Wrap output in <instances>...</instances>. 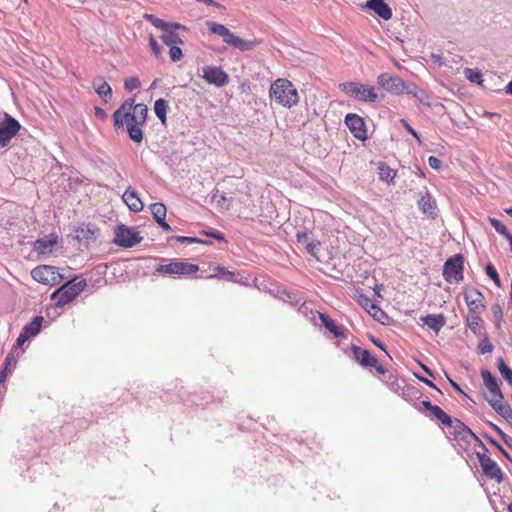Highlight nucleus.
<instances>
[{"label":"nucleus","mask_w":512,"mask_h":512,"mask_svg":"<svg viewBox=\"0 0 512 512\" xmlns=\"http://www.w3.org/2000/svg\"><path fill=\"white\" fill-rule=\"evenodd\" d=\"M147 113V106L139 103L135 105L134 111L122 114L123 126L126 125L130 139L136 143L143 139L142 126L146 122Z\"/></svg>","instance_id":"1"},{"label":"nucleus","mask_w":512,"mask_h":512,"mask_svg":"<svg viewBox=\"0 0 512 512\" xmlns=\"http://www.w3.org/2000/svg\"><path fill=\"white\" fill-rule=\"evenodd\" d=\"M269 93L272 100L286 108H291L299 102L297 89L292 82L284 78L275 80L270 86Z\"/></svg>","instance_id":"2"},{"label":"nucleus","mask_w":512,"mask_h":512,"mask_svg":"<svg viewBox=\"0 0 512 512\" xmlns=\"http://www.w3.org/2000/svg\"><path fill=\"white\" fill-rule=\"evenodd\" d=\"M207 26L211 33L221 36L226 44L231 45L240 51H248L253 49L255 46V41L244 40L236 36L222 24L216 22H207Z\"/></svg>","instance_id":"3"},{"label":"nucleus","mask_w":512,"mask_h":512,"mask_svg":"<svg viewBox=\"0 0 512 512\" xmlns=\"http://www.w3.org/2000/svg\"><path fill=\"white\" fill-rule=\"evenodd\" d=\"M86 287V281H69L59 289L53 292L51 299L55 301L57 307H63L75 299Z\"/></svg>","instance_id":"4"},{"label":"nucleus","mask_w":512,"mask_h":512,"mask_svg":"<svg viewBox=\"0 0 512 512\" xmlns=\"http://www.w3.org/2000/svg\"><path fill=\"white\" fill-rule=\"evenodd\" d=\"M340 88L348 96L364 102H375L378 98L374 87L357 82H345L340 84Z\"/></svg>","instance_id":"5"},{"label":"nucleus","mask_w":512,"mask_h":512,"mask_svg":"<svg viewBox=\"0 0 512 512\" xmlns=\"http://www.w3.org/2000/svg\"><path fill=\"white\" fill-rule=\"evenodd\" d=\"M463 257L455 255L448 258L443 265V277L449 283H458L463 280Z\"/></svg>","instance_id":"6"},{"label":"nucleus","mask_w":512,"mask_h":512,"mask_svg":"<svg viewBox=\"0 0 512 512\" xmlns=\"http://www.w3.org/2000/svg\"><path fill=\"white\" fill-rule=\"evenodd\" d=\"M199 267L195 264L187 263L182 260H174L168 264L159 265L156 271L168 275H191L196 273Z\"/></svg>","instance_id":"7"},{"label":"nucleus","mask_w":512,"mask_h":512,"mask_svg":"<svg viewBox=\"0 0 512 512\" xmlns=\"http://www.w3.org/2000/svg\"><path fill=\"white\" fill-rule=\"evenodd\" d=\"M142 241V237L134 228H129L124 225L117 227L115 231L114 243L121 247H133Z\"/></svg>","instance_id":"8"},{"label":"nucleus","mask_w":512,"mask_h":512,"mask_svg":"<svg viewBox=\"0 0 512 512\" xmlns=\"http://www.w3.org/2000/svg\"><path fill=\"white\" fill-rule=\"evenodd\" d=\"M377 83L386 91L392 94H403L407 92L409 84H406L400 77L388 73H382L377 78Z\"/></svg>","instance_id":"9"},{"label":"nucleus","mask_w":512,"mask_h":512,"mask_svg":"<svg viewBox=\"0 0 512 512\" xmlns=\"http://www.w3.org/2000/svg\"><path fill=\"white\" fill-rule=\"evenodd\" d=\"M20 130L19 122L8 114L0 121V145L5 147Z\"/></svg>","instance_id":"10"},{"label":"nucleus","mask_w":512,"mask_h":512,"mask_svg":"<svg viewBox=\"0 0 512 512\" xmlns=\"http://www.w3.org/2000/svg\"><path fill=\"white\" fill-rule=\"evenodd\" d=\"M32 278L45 285H54L56 283L59 274L56 272V268L49 265H40L35 267L31 271Z\"/></svg>","instance_id":"11"},{"label":"nucleus","mask_w":512,"mask_h":512,"mask_svg":"<svg viewBox=\"0 0 512 512\" xmlns=\"http://www.w3.org/2000/svg\"><path fill=\"white\" fill-rule=\"evenodd\" d=\"M202 77L206 82L217 87H222L228 82V75L216 66L203 67Z\"/></svg>","instance_id":"12"},{"label":"nucleus","mask_w":512,"mask_h":512,"mask_svg":"<svg viewBox=\"0 0 512 512\" xmlns=\"http://www.w3.org/2000/svg\"><path fill=\"white\" fill-rule=\"evenodd\" d=\"M477 457L479 459V463L483 470V473L487 477L495 479L498 482H501L503 479V475L497 463L493 461L490 457L486 456L485 454L477 453Z\"/></svg>","instance_id":"13"},{"label":"nucleus","mask_w":512,"mask_h":512,"mask_svg":"<svg viewBox=\"0 0 512 512\" xmlns=\"http://www.w3.org/2000/svg\"><path fill=\"white\" fill-rule=\"evenodd\" d=\"M42 322H43V317L36 316L31 323L24 326V328L22 329L20 335L18 336V338L16 340V347H21L30 338L36 336L40 332Z\"/></svg>","instance_id":"14"},{"label":"nucleus","mask_w":512,"mask_h":512,"mask_svg":"<svg viewBox=\"0 0 512 512\" xmlns=\"http://www.w3.org/2000/svg\"><path fill=\"white\" fill-rule=\"evenodd\" d=\"M345 124L357 139L365 140L367 138L364 121L357 114H348L345 117Z\"/></svg>","instance_id":"15"},{"label":"nucleus","mask_w":512,"mask_h":512,"mask_svg":"<svg viewBox=\"0 0 512 512\" xmlns=\"http://www.w3.org/2000/svg\"><path fill=\"white\" fill-rule=\"evenodd\" d=\"M365 7L374 11L383 20L387 21L392 18V9L384 0H368Z\"/></svg>","instance_id":"16"},{"label":"nucleus","mask_w":512,"mask_h":512,"mask_svg":"<svg viewBox=\"0 0 512 512\" xmlns=\"http://www.w3.org/2000/svg\"><path fill=\"white\" fill-rule=\"evenodd\" d=\"M481 377L486 388L489 390L491 398H504L496 378L486 369L481 371Z\"/></svg>","instance_id":"17"},{"label":"nucleus","mask_w":512,"mask_h":512,"mask_svg":"<svg viewBox=\"0 0 512 512\" xmlns=\"http://www.w3.org/2000/svg\"><path fill=\"white\" fill-rule=\"evenodd\" d=\"M504 398H487L492 408L503 417L508 423L512 424V408L503 402Z\"/></svg>","instance_id":"18"},{"label":"nucleus","mask_w":512,"mask_h":512,"mask_svg":"<svg viewBox=\"0 0 512 512\" xmlns=\"http://www.w3.org/2000/svg\"><path fill=\"white\" fill-rule=\"evenodd\" d=\"M123 201L127 204L129 209L134 212H139L143 209V203L137 195V192L132 187H128L122 195Z\"/></svg>","instance_id":"19"},{"label":"nucleus","mask_w":512,"mask_h":512,"mask_svg":"<svg viewBox=\"0 0 512 512\" xmlns=\"http://www.w3.org/2000/svg\"><path fill=\"white\" fill-rule=\"evenodd\" d=\"M353 355H354V358L364 367H370V366H376L377 364V358H375L374 356H372L369 351L361 348V347H358V346H354L353 349Z\"/></svg>","instance_id":"20"},{"label":"nucleus","mask_w":512,"mask_h":512,"mask_svg":"<svg viewBox=\"0 0 512 512\" xmlns=\"http://www.w3.org/2000/svg\"><path fill=\"white\" fill-rule=\"evenodd\" d=\"M484 296L476 289L465 293V301L470 312L475 313L480 307H483Z\"/></svg>","instance_id":"21"},{"label":"nucleus","mask_w":512,"mask_h":512,"mask_svg":"<svg viewBox=\"0 0 512 512\" xmlns=\"http://www.w3.org/2000/svg\"><path fill=\"white\" fill-rule=\"evenodd\" d=\"M134 99H127L123 104L113 113L114 126L118 129L123 127L122 114L134 111Z\"/></svg>","instance_id":"22"},{"label":"nucleus","mask_w":512,"mask_h":512,"mask_svg":"<svg viewBox=\"0 0 512 512\" xmlns=\"http://www.w3.org/2000/svg\"><path fill=\"white\" fill-rule=\"evenodd\" d=\"M446 426L452 429L453 434L461 437L462 439H466L467 436L476 437L475 434L459 419L453 420L451 418V424Z\"/></svg>","instance_id":"23"},{"label":"nucleus","mask_w":512,"mask_h":512,"mask_svg":"<svg viewBox=\"0 0 512 512\" xmlns=\"http://www.w3.org/2000/svg\"><path fill=\"white\" fill-rule=\"evenodd\" d=\"M57 243V237L50 235L49 238L38 239L34 244V250L39 254H47L51 251L52 247Z\"/></svg>","instance_id":"24"},{"label":"nucleus","mask_w":512,"mask_h":512,"mask_svg":"<svg viewBox=\"0 0 512 512\" xmlns=\"http://www.w3.org/2000/svg\"><path fill=\"white\" fill-rule=\"evenodd\" d=\"M97 229L91 225H81L75 230V238L78 241H89L94 239Z\"/></svg>","instance_id":"25"},{"label":"nucleus","mask_w":512,"mask_h":512,"mask_svg":"<svg viewBox=\"0 0 512 512\" xmlns=\"http://www.w3.org/2000/svg\"><path fill=\"white\" fill-rule=\"evenodd\" d=\"M421 320L435 332H438L445 325L444 317L441 314H430L422 317Z\"/></svg>","instance_id":"26"},{"label":"nucleus","mask_w":512,"mask_h":512,"mask_svg":"<svg viewBox=\"0 0 512 512\" xmlns=\"http://www.w3.org/2000/svg\"><path fill=\"white\" fill-rule=\"evenodd\" d=\"M406 93L413 95L420 104L431 107L430 97L424 90L409 85Z\"/></svg>","instance_id":"27"},{"label":"nucleus","mask_w":512,"mask_h":512,"mask_svg":"<svg viewBox=\"0 0 512 512\" xmlns=\"http://www.w3.org/2000/svg\"><path fill=\"white\" fill-rule=\"evenodd\" d=\"M418 206L423 213L432 214L436 208V201L429 193H426L418 200Z\"/></svg>","instance_id":"28"},{"label":"nucleus","mask_w":512,"mask_h":512,"mask_svg":"<svg viewBox=\"0 0 512 512\" xmlns=\"http://www.w3.org/2000/svg\"><path fill=\"white\" fill-rule=\"evenodd\" d=\"M320 320L323 326L330 331L335 337L343 335L342 329L326 314H320Z\"/></svg>","instance_id":"29"},{"label":"nucleus","mask_w":512,"mask_h":512,"mask_svg":"<svg viewBox=\"0 0 512 512\" xmlns=\"http://www.w3.org/2000/svg\"><path fill=\"white\" fill-rule=\"evenodd\" d=\"M16 359L14 358L12 353H9L5 359L4 367L0 371V384L4 383L9 374L12 373L13 369L16 367Z\"/></svg>","instance_id":"30"},{"label":"nucleus","mask_w":512,"mask_h":512,"mask_svg":"<svg viewBox=\"0 0 512 512\" xmlns=\"http://www.w3.org/2000/svg\"><path fill=\"white\" fill-rule=\"evenodd\" d=\"M162 31L164 33L160 38L167 46L171 47L172 45L175 46L183 43L182 39L175 32L169 29H163Z\"/></svg>","instance_id":"31"},{"label":"nucleus","mask_w":512,"mask_h":512,"mask_svg":"<svg viewBox=\"0 0 512 512\" xmlns=\"http://www.w3.org/2000/svg\"><path fill=\"white\" fill-rule=\"evenodd\" d=\"M168 103L164 99H158L154 103V112L162 124L166 122Z\"/></svg>","instance_id":"32"},{"label":"nucleus","mask_w":512,"mask_h":512,"mask_svg":"<svg viewBox=\"0 0 512 512\" xmlns=\"http://www.w3.org/2000/svg\"><path fill=\"white\" fill-rule=\"evenodd\" d=\"M430 413L433 418L440 421L443 425L451 424V417L439 406L436 405Z\"/></svg>","instance_id":"33"},{"label":"nucleus","mask_w":512,"mask_h":512,"mask_svg":"<svg viewBox=\"0 0 512 512\" xmlns=\"http://www.w3.org/2000/svg\"><path fill=\"white\" fill-rule=\"evenodd\" d=\"M98 81H100V80L99 79L93 80V87L95 88V91L97 92V94L100 97L111 96L112 89H111L110 85L105 81L100 82V83H98Z\"/></svg>","instance_id":"34"},{"label":"nucleus","mask_w":512,"mask_h":512,"mask_svg":"<svg viewBox=\"0 0 512 512\" xmlns=\"http://www.w3.org/2000/svg\"><path fill=\"white\" fill-rule=\"evenodd\" d=\"M151 213L156 222L163 221L166 217V207L162 203H154L150 206Z\"/></svg>","instance_id":"35"},{"label":"nucleus","mask_w":512,"mask_h":512,"mask_svg":"<svg viewBox=\"0 0 512 512\" xmlns=\"http://www.w3.org/2000/svg\"><path fill=\"white\" fill-rule=\"evenodd\" d=\"M497 362L500 374L512 386V370L506 365L503 358H499Z\"/></svg>","instance_id":"36"},{"label":"nucleus","mask_w":512,"mask_h":512,"mask_svg":"<svg viewBox=\"0 0 512 512\" xmlns=\"http://www.w3.org/2000/svg\"><path fill=\"white\" fill-rule=\"evenodd\" d=\"M375 320L384 323L387 319V314L377 305H370V309L367 311Z\"/></svg>","instance_id":"37"},{"label":"nucleus","mask_w":512,"mask_h":512,"mask_svg":"<svg viewBox=\"0 0 512 512\" xmlns=\"http://www.w3.org/2000/svg\"><path fill=\"white\" fill-rule=\"evenodd\" d=\"M143 18L145 20L149 21L154 27H156L158 29L163 30L167 27V22H165L162 19L157 18L156 16H154L152 14L145 13L143 15Z\"/></svg>","instance_id":"38"},{"label":"nucleus","mask_w":512,"mask_h":512,"mask_svg":"<svg viewBox=\"0 0 512 512\" xmlns=\"http://www.w3.org/2000/svg\"><path fill=\"white\" fill-rule=\"evenodd\" d=\"M490 223L492 227L500 234L508 238L511 234L509 233L507 227L498 219L491 218Z\"/></svg>","instance_id":"39"},{"label":"nucleus","mask_w":512,"mask_h":512,"mask_svg":"<svg viewBox=\"0 0 512 512\" xmlns=\"http://www.w3.org/2000/svg\"><path fill=\"white\" fill-rule=\"evenodd\" d=\"M380 178L385 181H392L395 177V171L390 167L382 164L380 166Z\"/></svg>","instance_id":"40"},{"label":"nucleus","mask_w":512,"mask_h":512,"mask_svg":"<svg viewBox=\"0 0 512 512\" xmlns=\"http://www.w3.org/2000/svg\"><path fill=\"white\" fill-rule=\"evenodd\" d=\"M464 75L465 77L470 81V82H473V83H478L480 84L481 81H482V75L480 72L478 71H474L473 69L471 68H466L464 70Z\"/></svg>","instance_id":"41"},{"label":"nucleus","mask_w":512,"mask_h":512,"mask_svg":"<svg viewBox=\"0 0 512 512\" xmlns=\"http://www.w3.org/2000/svg\"><path fill=\"white\" fill-rule=\"evenodd\" d=\"M141 85V82L138 77H131L124 80V87L128 91H133L138 89Z\"/></svg>","instance_id":"42"},{"label":"nucleus","mask_w":512,"mask_h":512,"mask_svg":"<svg viewBox=\"0 0 512 512\" xmlns=\"http://www.w3.org/2000/svg\"><path fill=\"white\" fill-rule=\"evenodd\" d=\"M485 270L486 274L493 280V282L497 286H500V278L494 266L491 264H487Z\"/></svg>","instance_id":"43"},{"label":"nucleus","mask_w":512,"mask_h":512,"mask_svg":"<svg viewBox=\"0 0 512 512\" xmlns=\"http://www.w3.org/2000/svg\"><path fill=\"white\" fill-rule=\"evenodd\" d=\"M169 55H170V58H171V60L173 62L180 61L182 59V57H183L182 50L177 45H175V46L172 45L170 47Z\"/></svg>","instance_id":"44"},{"label":"nucleus","mask_w":512,"mask_h":512,"mask_svg":"<svg viewBox=\"0 0 512 512\" xmlns=\"http://www.w3.org/2000/svg\"><path fill=\"white\" fill-rule=\"evenodd\" d=\"M215 270L217 271L216 274L210 275L209 278L218 277V278H228L232 279L234 274L228 270H226L224 267H216Z\"/></svg>","instance_id":"45"},{"label":"nucleus","mask_w":512,"mask_h":512,"mask_svg":"<svg viewBox=\"0 0 512 512\" xmlns=\"http://www.w3.org/2000/svg\"><path fill=\"white\" fill-rule=\"evenodd\" d=\"M319 247H320L319 241H311V242L307 243L306 249L310 255L317 257Z\"/></svg>","instance_id":"46"},{"label":"nucleus","mask_w":512,"mask_h":512,"mask_svg":"<svg viewBox=\"0 0 512 512\" xmlns=\"http://www.w3.org/2000/svg\"><path fill=\"white\" fill-rule=\"evenodd\" d=\"M149 45L156 57H159L161 54V47L157 43L156 39L153 36H150L149 38Z\"/></svg>","instance_id":"47"},{"label":"nucleus","mask_w":512,"mask_h":512,"mask_svg":"<svg viewBox=\"0 0 512 512\" xmlns=\"http://www.w3.org/2000/svg\"><path fill=\"white\" fill-rule=\"evenodd\" d=\"M400 123L407 130L408 133H410L415 139L418 140V142H420L419 134L409 125V123L405 119H401Z\"/></svg>","instance_id":"48"},{"label":"nucleus","mask_w":512,"mask_h":512,"mask_svg":"<svg viewBox=\"0 0 512 512\" xmlns=\"http://www.w3.org/2000/svg\"><path fill=\"white\" fill-rule=\"evenodd\" d=\"M493 349V346L492 344L487 340L485 339L484 341H482L479 345V350L482 354H486V353H489L491 352Z\"/></svg>","instance_id":"49"},{"label":"nucleus","mask_w":512,"mask_h":512,"mask_svg":"<svg viewBox=\"0 0 512 512\" xmlns=\"http://www.w3.org/2000/svg\"><path fill=\"white\" fill-rule=\"evenodd\" d=\"M165 29H169V30L175 32L176 30L186 31L187 27L182 25V24H180V23L167 22V27Z\"/></svg>","instance_id":"50"},{"label":"nucleus","mask_w":512,"mask_h":512,"mask_svg":"<svg viewBox=\"0 0 512 512\" xmlns=\"http://www.w3.org/2000/svg\"><path fill=\"white\" fill-rule=\"evenodd\" d=\"M428 163L431 168L438 170L441 167V160L435 156H430L428 158Z\"/></svg>","instance_id":"51"},{"label":"nucleus","mask_w":512,"mask_h":512,"mask_svg":"<svg viewBox=\"0 0 512 512\" xmlns=\"http://www.w3.org/2000/svg\"><path fill=\"white\" fill-rule=\"evenodd\" d=\"M175 239L179 242H182V243H195V242H200L197 238H194V237H186V236H178V237H175Z\"/></svg>","instance_id":"52"},{"label":"nucleus","mask_w":512,"mask_h":512,"mask_svg":"<svg viewBox=\"0 0 512 512\" xmlns=\"http://www.w3.org/2000/svg\"><path fill=\"white\" fill-rule=\"evenodd\" d=\"M296 236L299 243H309V237L307 232H298Z\"/></svg>","instance_id":"53"},{"label":"nucleus","mask_w":512,"mask_h":512,"mask_svg":"<svg viewBox=\"0 0 512 512\" xmlns=\"http://www.w3.org/2000/svg\"><path fill=\"white\" fill-rule=\"evenodd\" d=\"M359 302L366 311L370 309V305H374V303H372L371 300L367 297H361Z\"/></svg>","instance_id":"54"},{"label":"nucleus","mask_w":512,"mask_h":512,"mask_svg":"<svg viewBox=\"0 0 512 512\" xmlns=\"http://www.w3.org/2000/svg\"><path fill=\"white\" fill-rule=\"evenodd\" d=\"M490 443L494 445L503 455L509 458L507 451L497 441L490 439Z\"/></svg>","instance_id":"55"},{"label":"nucleus","mask_w":512,"mask_h":512,"mask_svg":"<svg viewBox=\"0 0 512 512\" xmlns=\"http://www.w3.org/2000/svg\"><path fill=\"white\" fill-rule=\"evenodd\" d=\"M421 405H422L425 409L429 410L430 412H431V411H432V409L436 406V405H433V404H432L430 401H428V400H424V401H422V402H421Z\"/></svg>","instance_id":"56"},{"label":"nucleus","mask_w":512,"mask_h":512,"mask_svg":"<svg viewBox=\"0 0 512 512\" xmlns=\"http://www.w3.org/2000/svg\"><path fill=\"white\" fill-rule=\"evenodd\" d=\"M479 320H480V319H479V317H478V316H476V315H472V316H471V320L469 321V327H470V328H473V327H474V325H478V321H479Z\"/></svg>","instance_id":"57"},{"label":"nucleus","mask_w":512,"mask_h":512,"mask_svg":"<svg viewBox=\"0 0 512 512\" xmlns=\"http://www.w3.org/2000/svg\"><path fill=\"white\" fill-rule=\"evenodd\" d=\"M417 378H418L420 381H422L423 383H425L426 385H428L429 387H432V388H435V389H436V386H435V384H434L432 381H430V380H428V379H426V378L420 377V376H417Z\"/></svg>","instance_id":"58"},{"label":"nucleus","mask_w":512,"mask_h":512,"mask_svg":"<svg viewBox=\"0 0 512 512\" xmlns=\"http://www.w3.org/2000/svg\"><path fill=\"white\" fill-rule=\"evenodd\" d=\"M431 57H432L434 63H437L439 65H443L444 64V62L442 61V57L440 55L432 54Z\"/></svg>","instance_id":"59"},{"label":"nucleus","mask_w":512,"mask_h":512,"mask_svg":"<svg viewBox=\"0 0 512 512\" xmlns=\"http://www.w3.org/2000/svg\"><path fill=\"white\" fill-rule=\"evenodd\" d=\"M376 371L379 373V374H384L386 372V369L381 365L379 364V362L377 361V364L376 366H373Z\"/></svg>","instance_id":"60"},{"label":"nucleus","mask_w":512,"mask_h":512,"mask_svg":"<svg viewBox=\"0 0 512 512\" xmlns=\"http://www.w3.org/2000/svg\"><path fill=\"white\" fill-rule=\"evenodd\" d=\"M164 230L166 231H170L171 230V227L170 225L165 221V219L163 221H160V222H157Z\"/></svg>","instance_id":"61"},{"label":"nucleus","mask_w":512,"mask_h":512,"mask_svg":"<svg viewBox=\"0 0 512 512\" xmlns=\"http://www.w3.org/2000/svg\"><path fill=\"white\" fill-rule=\"evenodd\" d=\"M95 114L99 117H104L105 116V112L103 109L99 108V107H96L95 108Z\"/></svg>","instance_id":"62"},{"label":"nucleus","mask_w":512,"mask_h":512,"mask_svg":"<svg viewBox=\"0 0 512 512\" xmlns=\"http://www.w3.org/2000/svg\"><path fill=\"white\" fill-rule=\"evenodd\" d=\"M500 436L506 444H509L510 437L507 434H505L503 431H500Z\"/></svg>","instance_id":"63"},{"label":"nucleus","mask_w":512,"mask_h":512,"mask_svg":"<svg viewBox=\"0 0 512 512\" xmlns=\"http://www.w3.org/2000/svg\"><path fill=\"white\" fill-rule=\"evenodd\" d=\"M505 92L509 95H512V80L507 84Z\"/></svg>","instance_id":"64"}]
</instances>
